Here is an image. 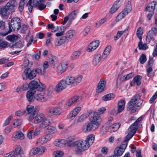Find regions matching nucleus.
Segmentation results:
<instances>
[{
	"label": "nucleus",
	"mask_w": 157,
	"mask_h": 157,
	"mask_svg": "<svg viewBox=\"0 0 157 157\" xmlns=\"http://www.w3.org/2000/svg\"><path fill=\"white\" fill-rule=\"evenodd\" d=\"M97 128L90 121V122L87 123L86 126H83L82 131L84 132L87 133L91 131L92 130H94Z\"/></svg>",
	"instance_id": "nucleus-15"
},
{
	"label": "nucleus",
	"mask_w": 157,
	"mask_h": 157,
	"mask_svg": "<svg viewBox=\"0 0 157 157\" xmlns=\"http://www.w3.org/2000/svg\"><path fill=\"white\" fill-rule=\"evenodd\" d=\"M106 18H104L98 21L96 23V28H98L100 27L106 21Z\"/></svg>",
	"instance_id": "nucleus-50"
},
{
	"label": "nucleus",
	"mask_w": 157,
	"mask_h": 157,
	"mask_svg": "<svg viewBox=\"0 0 157 157\" xmlns=\"http://www.w3.org/2000/svg\"><path fill=\"white\" fill-rule=\"evenodd\" d=\"M81 109V107H78L75 108L72 111V112L70 116V118H71L73 117H75L79 112Z\"/></svg>",
	"instance_id": "nucleus-33"
},
{
	"label": "nucleus",
	"mask_w": 157,
	"mask_h": 157,
	"mask_svg": "<svg viewBox=\"0 0 157 157\" xmlns=\"http://www.w3.org/2000/svg\"><path fill=\"white\" fill-rule=\"evenodd\" d=\"M66 41L64 37L62 36L59 40L58 39H56V41L55 42V44L56 46H59Z\"/></svg>",
	"instance_id": "nucleus-35"
},
{
	"label": "nucleus",
	"mask_w": 157,
	"mask_h": 157,
	"mask_svg": "<svg viewBox=\"0 0 157 157\" xmlns=\"http://www.w3.org/2000/svg\"><path fill=\"white\" fill-rule=\"evenodd\" d=\"M123 11L121 12L117 16L116 18V21H120L125 16L127 15Z\"/></svg>",
	"instance_id": "nucleus-52"
},
{
	"label": "nucleus",
	"mask_w": 157,
	"mask_h": 157,
	"mask_svg": "<svg viewBox=\"0 0 157 157\" xmlns=\"http://www.w3.org/2000/svg\"><path fill=\"white\" fill-rule=\"evenodd\" d=\"M24 42L22 41H19L16 43L13 42L10 43L9 46L12 48H21L23 47Z\"/></svg>",
	"instance_id": "nucleus-25"
},
{
	"label": "nucleus",
	"mask_w": 157,
	"mask_h": 157,
	"mask_svg": "<svg viewBox=\"0 0 157 157\" xmlns=\"http://www.w3.org/2000/svg\"><path fill=\"white\" fill-rule=\"evenodd\" d=\"M55 145L59 147H63L65 145V140L61 139L60 140H57L54 143Z\"/></svg>",
	"instance_id": "nucleus-34"
},
{
	"label": "nucleus",
	"mask_w": 157,
	"mask_h": 157,
	"mask_svg": "<svg viewBox=\"0 0 157 157\" xmlns=\"http://www.w3.org/2000/svg\"><path fill=\"white\" fill-rule=\"evenodd\" d=\"M56 57L55 56H51V58H49L48 59V63L53 67H54L55 64L56 62Z\"/></svg>",
	"instance_id": "nucleus-42"
},
{
	"label": "nucleus",
	"mask_w": 157,
	"mask_h": 157,
	"mask_svg": "<svg viewBox=\"0 0 157 157\" xmlns=\"http://www.w3.org/2000/svg\"><path fill=\"white\" fill-rule=\"evenodd\" d=\"M142 77L140 75H138L135 76L133 78L134 81L135 82L137 85H140L141 83V80Z\"/></svg>",
	"instance_id": "nucleus-45"
},
{
	"label": "nucleus",
	"mask_w": 157,
	"mask_h": 157,
	"mask_svg": "<svg viewBox=\"0 0 157 157\" xmlns=\"http://www.w3.org/2000/svg\"><path fill=\"white\" fill-rule=\"evenodd\" d=\"M143 33V29L142 28L139 27L137 29L136 32V35L140 40L142 39V36Z\"/></svg>",
	"instance_id": "nucleus-46"
},
{
	"label": "nucleus",
	"mask_w": 157,
	"mask_h": 157,
	"mask_svg": "<svg viewBox=\"0 0 157 157\" xmlns=\"http://www.w3.org/2000/svg\"><path fill=\"white\" fill-rule=\"evenodd\" d=\"M24 72L26 77L30 80L33 79L36 75L35 69L31 70L30 67H27L25 69Z\"/></svg>",
	"instance_id": "nucleus-10"
},
{
	"label": "nucleus",
	"mask_w": 157,
	"mask_h": 157,
	"mask_svg": "<svg viewBox=\"0 0 157 157\" xmlns=\"http://www.w3.org/2000/svg\"><path fill=\"white\" fill-rule=\"evenodd\" d=\"M35 110L37 111L36 109H34V106L30 105H28L26 107V109L25 110L26 112L25 113V115H28L31 113L33 111H34Z\"/></svg>",
	"instance_id": "nucleus-39"
},
{
	"label": "nucleus",
	"mask_w": 157,
	"mask_h": 157,
	"mask_svg": "<svg viewBox=\"0 0 157 157\" xmlns=\"http://www.w3.org/2000/svg\"><path fill=\"white\" fill-rule=\"evenodd\" d=\"M47 138L45 137V136H42L40 138L38 141L36 142V144H37L38 143L40 144H43L48 141Z\"/></svg>",
	"instance_id": "nucleus-48"
},
{
	"label": "nucleus",
	"mask_w": 157,
	"mask_h": 157,
	"mask_svg": "<svg viewBox=\"0 0 157 157\" xmlns=\"http://www.w3.org/2000/svg\"><path fill=\"white\" fill-rule=\"evenodd\" d=\"M63 154V152L61 151H57L55 152V154H54L55 157H61Z\"/></svg>",
	"instance_id": "nucleus-62"
},
{
	"label": "nucleus",
	"mask_w": 157,
	"mask_h": 157,
	"mask_svg": "<svg viewBox=\"0 0 157 157\" xmlns=\"http://www.w3.org/2000/svg\"><path fill=\"white\" fill-rule=\"evenodd\" d=\"M68 63L65 61H63L59 65L58 68V72L61 74L64 72L68 67Z\"/></svg>",
	"instance_id": "nucleus-18"
},
{
	"label": "nucleus",
	"mask_w": 157,
	"mask_h": 157,
	"mask_svg": "<svg viewBox=\"0 0 157 157\" xmlns=\"http://www.w3.org/2000/svg\"><path fill=\"white\" fill-rule=\"evenodd\" d=\"M46 150V148L44 146L35 147L33 148L30 150L29 154L30 156H33L39 153L42 154Z\"/></svg>",
	"instance_id": "nucleus-11"
},
{
	"label": "nucleus",
	"mask_w": 157,
	"mask_h": 157,
	"mask_svg": "<svg viewBox=\"0 0 157 157\" xmlns=\"http://www.w3.org/2000/svg\"><path fill=\"white\" fill-rule=\"evenodd\" d=\"M87 117V115L83 114L80 116L77 119V122L79 123L81 122L85 121Z\"/></svg>",
	"instance_id": "nucleus-53"
},
{
	"label": "nucleus",
	"mask_w": 157,
	"mask_h": 157,
	"mask_svg": "<svg viewBox=\"0 0 157 157\" xmlns=\"http://www.w3.org/2000/svg\"><path fill=\"white\" fill-rule=\"evenodd\" d=\"M154 36H155L153 35V33H151V31H149L146 37L147 42L149 43L151 40H154Z\"/></svg>",
	"instance_id": "nucleus-38"
},
{
	"label": "nucleus",
	"mask_w": 157,
	"mask_h": 157,
	"mask_svg": "<svg viewBox=\"0 0 157 157\" xmlns=\"http://www.w3.org/2000/svg\"><path fill=\"white\" fill-rule=\"evenodd\" d=\"M142 95L141 94H136L134 96L128 104L127 110L131 114L137 111L138 108L143 103V101L140 99Z\"/></svg>",
	"instance_id": "nucleus-3"
},
{
	"label": "nucleus",
	"mask_w": 157,
	"mask_h": 157,
	"mask_svg": "<svg viewBox=\"0 0 157 157\" xmlns=\"http://www.w3.org/2000/svg\"><path fill=\"white\" fill-rule=\"evenodd\" d=\"M75 147L77 149L76 152L81 154L82 151L87 150L89 147V144L86 141L78 140L75 141Z\"/></svg>",
	"instance_id": "nucleus-5"
},
{
	"label": "nucleus",
	"mask_w": 157,
	"mask_h": 157,
	"mask_svg": "<svg viewBox=\"0 0 157 157\" xmlns=\"http://www.w3.org/2000/svg\"><path fill=\"white\" fill-rule=\"evenodd\" d=\"M91 114L92 116L90 117V121L98 127L101 124L102 119L97 112H92Z\"/></svg>",
	"instance_id": "nucleus-8"
},
{
	"label": "nucleus",
	"mask_w": 157,
	"mask_h": 157,
	"mask_svg": "<svg viewBox=\"0 0 157 157\" xmlns=\"http://www.w3.org/2000/svg\"><path fill=\"white\" fill-rule=\"evenodd\" d=\"M47 111L51 116L60 115L63 113L62 109L59 107L51 106L48 108Z\"/></svg>",
	"instance_id": "nucleus-7"
},
{
	"label": "nucleus",
	"mask_w": 157,
	"mask_h": 157,
	"mask_svg": "<svg viewBox=\"0 0 157 157\" xmlns=\"http://www.w3.org/2000/svg\"><path fill=\"white\" fill-rule=\"evenodd\" d=\"M25 4L24 2L20 1L18 7V9L20 12H22L23 10Z\"/></svg>",
	"instance_id": "nucleus-63"
},
{
	"label": "nucleus",
	"mask_w": 157,
	"mask_h": 157,
	"mask_svg": "<svg viewBox=\"0 0 157 157\" xmlns=\"http://www.w3.org/2000/svg\"><path fill=\"white\" fill-rule=\"evenodd\" d=\"M125 104V102L124 100H121L118 102L117 107L118 113H120L124 110Z\"/></svg>",
	"instance_id": "nucleus-24"
},
{
	"label": "nucleus",
	"mask_w": 157,
	"mask_h": 157,
	"mask_svg": "<svg viewBox=\"0 0 157 157\" xmlns=\"http://www.w3.org/2000/svg\"><path fill=\"white\" fill-rule=\"evenodd\" d=\"M106 83V80L105 79L100 81L98 84L96 92L99 93L102 92L105 88Z\"/></svg>",
	"instance_id": "nucleus-20"
},
{
	"label": "nucleus",
	"mask_w": 157,
	"mask_h": 157,
	"mask_svg": "<svg viewBox=\"0 0 157 157\" xmlns=\"http://www.w3.org/2000/svg\"><path fill=\"white\" fill-rule=\"evenodd\" d=\"M133 75V74L132 73H131L127 75L123 76V77H121L120 78V80L121 81H125L128 80L132 77Z\"/></svg>",
	"instance_id": "nucleus-47"
},
{
	"label": "nucleus",
	"mask_w": 157,
	"mask_h": 157,
	"mask_svg": "<svg viewBox=\"0 0 157 157\" xmlns=\"http://www.w3.org/2000/svg\"><path fill=\"white\" fill-rule=\"evenodd\" d=\"M111 48V47L110 45H109L106 47L102 55V58L103 59H105L109 55Z\"/></svg>",
	"instance_id": "nucleus-27"
},
{
	"label": "nucleus",
	"mask_w": 157,
	"mask_h": 157,
	"mask_svg": "<svg viewBox=\"0 0 157 157\" xmlns=\"http://www.w3.org/2000/svg\"><path fill=\"white\" fill-rule=\"evenodd\" d=\"M45 0H34L33 1V4L34 6L36 7L39 6L38 9L40 10H44L46 7L45 5L42 4V3L44 2Z\"/></svg>",
	"instance_id": "nucleus-21"
},
{
	"label": "nucleus",
	"mask_w": 157,
	"mask_h": 157,
	"mask_svg": "<svg viewBox=\"0 0 157 157\" xmlns=\"http://www.w3.org/2000/svg\"><path fill=\"white\" fill-rule=\"evenodd\" d=\"M18 38V36L14 35H9L6 36L7 40L12 41V42H15V41H16Z\"/></svg>",
	"instance_id": "nucleus-44"
},
{
	"label": "nucleus",
	"mask_w": 157,
	"mask_h": 157,
	"mask_svg": "<svg viewBox=\"0 0 157 157\" xmlns=\"http://www.w3.org/2000/svg\"><path fill=\"white\" fill-rule=\"evenodd\" d=\"M94 136L93 135L91 134L88 136L86 140H84L89 144V147L91 145L94 143Z\"/></svg>",
	"instance_id": "nucleus-31"
},
{
	"label": "nucleus",
	"mask_w": 157,
	"mask_h": 157,
	"mask_svg": "<svg viewBox=\"0 0 157 157\" xmlns=\"http://www.w3.org/2000/svg\"><path fill=\"white\" fill-rule=\"evenodd\" d=\"M82 78V75H80L77 77L76 79L75 78V82H74V86L77 85L78 83L80 82L81 81Z\"/></svg>",
	"instance_id": "nucleus-61"
},
{
	"label": "nucleus",
	"mask_w": 157,
	"mask_h": 157,
	"mask_svg": "<svg viewBox=\"0 0 157 157\" xmlns=\"http://www.w3.org/2000/svg\"><path fill=\"white\" fill-rule=\"evenodd\" d=\"M29 90L31 91H36L37 90L40 91H43L45 88L44 85L40 82L38 79L31 81L29 83Z\"/></svg>",
	"instance_id": "nucleus-4"
},
{
	"label": "nucleus",
	"mask_w": 157,
	"mask_h": 157,
	"mask_svg": "<svg viewBox=\"0 0 157 157\" xmlns=\"http://www.w3.org/2000/svg\"><path fill=\"white\" fill-rule=\"evenodd\" d=\"M136 132V130L135 129H133L132 131V132H130L126 136L125 140L124 141H125L127 144V142L132 137Z\"/></svg>",
	"instance_id": "nucleus-37"
},
{
	"label": "nucleus",
	"mask_w": 157,
	"mask_h": 157,
	"mask_svg": "<svg viewBox=\"0 0 157 157\" xmlns=\"http://www.w3.org/2000/svg\"><path fill=\"white\" fill-rule=\"evenodd\" d=\"M48 132L50 134H52L56 133L57 132V129L54 126H49L47 128Z\"/></svg>",
	"instance_id": "nucleus-41"
},
{
	"label": "nucleus",
	"mask_w": 157,
	"mask_h": 157,
	"mask_svg": "<svg viewBox=\"0 0 157 157\" xmlns=\"http://www.w3.org/2000/svg\"><path fill=\"white\" fill-rule=\"evenodd\" d=\"M42 94V93H41L36 95L35 96V99L41 102H43L46 101L47 99Z\"/></svg>",
	"instance_id": "nucleus-36"
},
{
	"label": "nucleus",
	"mask_w": 157,
	"mask_h": 157,
	"mask_svg": "<svg viewBox=\"0 0 157 157\" xmlns=\"http://www.w3.org/2000/svg\"><path fill=\"white\" fill-rule=\"evenodd\" d=\"M26 112V110H19L15 113V115L20 117L22 116L23 115H25V113Z\"/></svg>",
	"instance_id": "nucleus-58"
},
{
	"label": "nucleus",
	"mask_w": 157,
	"mask_h": 157,
	"mask_svg": "<svg viewBox=\"0 0 157 157\" xmlns=\"http://www.w3.org/2000/svg\"><path fill=\"white\" fill-rule=\"evenodd\" d=\"M114 97L113 94H107L102 97V99L105 101H109L113 98Z\"/></svg>",
	"instance_id": "nucleus-40"
},
{
	"label": "nucleus",
	"mask_w": 157,
	"mask_h": 157,
	"mask_svg": "<svg viewBox=\"0 0 157 157\" xmlns=\"http://www.w3.org/2000/svg\"><path fill=\"white\" fill-rule=\"evenodd\" d=\"M22 121L21 119L15 120L13 121V125L14 126V127H17L21 125Z\"/></svg>",
	"instance_id": "nucleus-56"
},
{
	"label": "nucleus",
	"mask_w": 157,
	"mask_h": 157,
	"mask_svg": "<svg viewBox=\"0 0 157 157\" xmlns=\"http://www.w3.org/2000/svg\"><path fill=\"white\" fill-rule=\"evenodd\" d=\"M105 59L102 58V56L100 54H95L93 57L92 60V64L94 65H96L101 61L105 60Z\"/></svg>",
	"instance_id": "nucleus-17"
},
{
	"label": "nucleus",
	"mask_w": 157,
	"mask_h": 157,
	"mask_svg": "<svg viewBox=\"0 0 157 157\" xmlns=\"http://www.w3.org/2000/svg\"><path fill=\"white\" fill-rule=\"evenodd\" d=\"M38 111L35 110L30 114L28 117V120L34 123L39 124V127L45 128L50 124L51 119L50 118L44 117L43 114H38Z\"/></svg>",
	"instance_id": "nucleus-1"
},
{
	"label": "nucleus",
	"mask_w": 157,
	"mask_h": 157,
	"mask_svg": "<svg viewBox=\"0 0 157 157\" xmlns=\"http://www.w3.org/2000/svg\"><path fill=\"white\" fill-rule=\"evenodd\" d=\"M17 2L16 0L9 1L6 5L0 7V16L3 19H7L10 14L14 13L17 8Z\"/></svg>",
	"instance_id": "nucleus-2"
},
{
	"label": "nucleus",
	"mask_w": 157,
	"mask_h": 157,
	"mask_svg": "<svg viewBox=\"0 0 157 157\" xmlns=\"http://www.w3.org/2000/svg\"><path fill=\"white\" fill-rule=\"evenodd\" d=\"M139 48L140 50H146L148 48V47L146 44H143L141 40H140L138 44Z\"/></svg>",
	"instance_id": "nucleus-43"
},
{
	"label": "nucleus",
	"mask_w": 157,
	"mask_h": 157,
	"mask_svg": "<svg viewBox=\"0 0 157 157\" xmlns=\"http://www.w3.org/2000/svg\"><path fill=\"white\" fill-rule=\"evenodd\" d=\"M22 151L20 147H16L15 150L7 154L5 157H21Z\"/></svg>",
	"instance_id": "nucleus-12"
},
{
	"label": "nucleus",
	"mask_w": 157,
	"mask_h": 157,
	"mask_svg": "<svg viewBox=\"0 0 157 157\" xmlns=\"http://www.w3.org/2000/svg\"><path fill=\"white\" fill-rule=\"evenodd\" d=\"M156 3L155 2H152L149 3L146 8V10L150 12L153 11L155 9Z\"/></svg>",
	"instance_id": "nucleus-32"
},
{
	"label": "nucleus",
	"mask_w": 157,
	"mask_h": 157,
	"mask_svg": "<svg viewBox=\"0 0 157 157\" xmlns=\"http://www.w3.org/2000/svg\"><path fill=\"white\" fill-rule=\"evenodd\" d=\"M99 41L98 40H96L91 43L88 46L87 51L91 52L96 49L99 46Z\"/></svg>",
	"instance_id": "nucleus-19"
},
{
	"label": "nucleus",
	"mask_w": 157,
	"mask_h": 157,
	"mask_svg": "<svg viewBox=\"0 0 157 157\" xmlns=\"http://www.w3.org/2000/svg\"><path fill=\"white\" fill-rule=\"evenodd\" d=\"M36 93L35 91H31L29 90L26 94V97L27 100L29 102H31L34 101L35 98V96H34V95Z\"/></svg>",
	"instance_id": "nucleus-23"
},
{
	"label": "nucleus",
	"mask_w": 157,
	"mask_h": 157,
	"mask_svg": "<svg viewBox=\"0 0 157 157\" xmlns=\"http://www.w3.org/2000/svg\"><path fill=\"white\" fill-rule=\"evenodd\" d=\"M67 87L64 80H62L56 85L55 90L56 92L59 93L65 89Z\"/></svg>",
	"instance_id": "nucleus-13"
},
{
	"label": "nucleus",
	"mask_w": 157,
	"mask_h": 157,
	"mask_svg": "<svg viewBox=\"0 0 157 157\" xmlns=\"http://www.w3.org/2000/svg\"><path fill=\"white\" fill-rule=\"evenodd\" d=\"M151 31V33H153V35L155 36H156L157 34V28L156 27H152L151 30L149 31Z\"/></svg>",
	"instance_id": "nucleus-64"
},
{
	"label": "nucleus",
	"mask_w": 157,
	"mask_h": 157,
	"mask_svg": "<svg viewBox=\"0 0 157 157\" xmlns=\"http://www.w3.org/2000/svg\"><path fill=\"white\" fill-rule=\"evenodd\" d=\"M12 118V117L11 116H10L8 117L7 118L5 122L3 124V126H5L8 125L9 124L10 121Z\"/></svg>",
	"instance_id": "nucleus-60"
},
{
	"label": "nucleus",
	"mask_w": 157,
	"mask_h": 157,
	"mask_svg": "<svg viewBox=\"0 0 157 157\" xmlns=\"http://www.w3.org/2000/svg\"><path fill=\"white\" fill-rule=\"evenodd\" d=\"M75 141L74 142L73 139L68 138L67 140H65V145H67L68 146L71 147H75Z\"/></svg>",
	"instance_id": "nucleus-30"
},
{
	"label": "nucleus",
	"mask_w": 157,
	"mask_h": 157,
	"mask_svg": "<svg viewBox=\"0 0 157 157\" xmlns=\"http://www.w3.org/2000/svg\"><path fill=\"white\" fill-rule=\"evenodd\" d=\"M80 52L79 51H76L73 53L71 57L74 59L78 58L80 56Z\"/></svg>",
	"instance_id": "nucleus-57"
},
{
	"label": "nucleus",
	"mask_w": 157,
	"mask_h": 157,
	"mask_svg": "<svg viewBox=\"0 0 157 157\" xmlns=\"http://www.w3.org/2000/svg\"><path fill=\"white\" fill-rule=\"evenodd\" d=\"M147 58L145 54H142L139 58V61L141 64H144L146 62Z\"/></svg>",
	"instance_id": "nucleus-51"
},
{
	"label": "nucleus",
	"mask_w": 157,
	"mask_h": 157,
	"mask_svg": "<svg viewBox=\"0 0 157 157\" xmlns=\"http://www.w3.org/2000/svg\"><path fill=\"white\" fill-rule=\"evenodd\" d=\"M75 31L73 30H70L68 31L66 33L65 36H63L65 37L66 41H71L75 35Z\"/></svg>",
	"instance_id": "nucleus-16"
},
{
	"label": "nucleus",
	"mask_w": 157,
	"mask_h": 157,
	"mask_svg": "<svg viewBox=\"0 0 157 157\" xmlns=\"http://www.w3.org/2000/svg\"><path fill=\"white\" fill-rule=\"evenodd\" d=\"M21 21L19 18L15 17L12 19L11 23H9V29H11L14 31H17L21 28Z\"/></svg>",
	"instance_id": "nucleus-6"
},
{
	"label": "nucleus",
	"mask_w": 157,
	"mask_h": 157,
	"mask_svg": "<svg viewBox=\"0 0 157 157\" xmlns=\"http://www.w3.org/2000/svg\"><path fill=\"white\" fill-rule=\"evenodd\" d=\"M77 15L75 11H72L69 15V19L71 20H73L75 18L76 15Z\"/></svg>",
	"instance_id": "nucleus-59"
},
{
	"label": "nucleus",
	"mask_w": 157,
	"mask_h": 157,
	"mask_svg": "<svg viewBox=\"0 0 157 157\" xmlns=\"http://www.w3.org/2000/svg\"><path fill=\"white\" fill-rule=\"evenodd\" d=\"M121 123H117L113 124L112 127V128L114 129L113 131L114 132L117 131L120 127L121 126Z\"/></svg>",
	"instance_id": "nucleus-55"
},
{
	"label": "nucleus",
	"mask_w": 157,
	"mask_h": 157,
	"mask_svg": "<svg viewBox=\"0 0 157 157\" xmlns=\"http://www.w3.org/2000/svg\"><path fill=\"white\" fill-rule=\"evenodd\" d=\"M24 138V134L21 131L15 132L13 135L12 139L13 140H17L19 139L23 140Z\"/></svg>",
	"instance_id": "nucleus-22"
},
{
	"label": "nucleus",
	"mask_w": 157,
	"mask_h": 157,
	"mask_svg": "<svg viewBox=\"0 0 157 157\" xmlns=\"http://www.w3.org/2000/svg\"><path fill=\"white\" fill-rule=\"evenodd\" d=\"M127 147L125 141H123L119 147H117L114 151V154L113 156L116 157L121 156L124 152Z\"/></svg>",
	"instance_id": "nucleus-9"
},
{
	"label": "nucleus",
	"mask_w": 157,
	"mask_h": 157,
	"mask_svg": "<svg viewBox=\"0 0 157 157\" xmlns=\"http://www.w3.org/2000/svg\"><path fill=\"white\" fill-rule=\"evenodd\" d=\"M79 97L78 95H75L72 97L64 105V107L65 109H67L74 103L77 101L79 99Z\"/></svg>",
	"instance_id": "nucleus-14"
},
{
	"label": "nucleus",
	"mask_w": 157,
	"mask_h": 157,
	"mask_svg": "<svg viewBox=\"0 0 157 157\" xmlns=\"http://www.w3.org/2000/svg\"><path fill=\"white\" fill-rule=\"evenodd\" d=\"M120 7L119 2H116L111 7L109 11L110 13H113L115 12Z\"/></svg>",
	"instance_id": "nucleus-28"
},
{
	"label": "nucleus",
	"mask_w": 157,
	"mask_h": 157,
	"mask_svg": "<svg viewBox=\"0 0 157 157\" xmlns=\"http://www.w3.org/2000/svg\"><path fill=\"white\" fill-rule=\"evenodd\" d=\"M132 8L131 3L130 1H128L125 6V7L123 10L125 13V14H128L132 10Z\"/></svg>",
	"instance_id": "nucleus-29"
},
{
	"label": "nucleus",
	"mask_w": 157,
	"mask_h": 157,
	"mask_svg": "<svg viewBox=\"0 0 157 157\" xmlns=\"http://www.w3.org/2000/svg\"><path fill=\"white\" fill-rule=\"evenodd\" d=\"M66 85H70L73 84L74 86V82H75V78L74 77L71 76H67L64 80Z\"/></svg>",
	"instance_id": "nucleus-26"
},
{
	"label": "nucleus",
	"mask_w": 157,
	"mask_h": 157,
	"mask_svg": "<svg viewBox=\"0 0 157 157\" xmlns=\"http://www.w3.org/2000/svg\"><path fill=\"white\" fill-rule=\"evenodd\" d=\"M8 45V42L2 40L0 39V48H6Z\"/></svg>",
	"instance_id": "nucleus-49"
},
{
	"label": "nucleus",
	"mask_w": 157,
	"mask_h": 157,
	"mask_svg": "<svg viewBox=\"0 0 157 157\" xmlns=\"http://www.w3.org/2000/svg\"><path fill=\"white\" fill-rule=\"evenodd\" d=\"M32 63H29L28 59H25L24 60L23 65L25 67H30L32 66Z\"/></svg>",
	"instance_id": "nucleus-54"
}]
</instances>
